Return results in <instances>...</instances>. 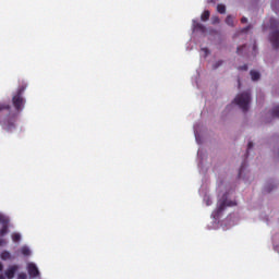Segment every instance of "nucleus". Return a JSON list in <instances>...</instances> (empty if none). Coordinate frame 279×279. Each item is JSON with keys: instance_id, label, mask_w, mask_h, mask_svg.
Wrapping results in <instances>:
<instances>
[{"instance_id": "obj_1", "label": "nucleus", "mask_w": 279, "mask_h": 279, "mask_svg": "<svg viewBox=\"0 0 279 279\" xmlns=\"http://www.w3.org/2000/svg\"><path fill=\"white\" fill-rule=\"evenodd\" d=\"M27 89V83H22L16 92L12 94V106L15 112H12V106L5 102H0V123H2V130L5 132H13L16 130V121H19V114L22 110H25V97L23 94Z\"/></svg>"}, {"instance_id": "obj_2", "label": "nucleus", "mask_w": 279, "mask_h": 279, "mask_svg": "<svg viewBox=\"0 0 279 279\" xmlns=\"http://www.w3.org/2000/svg\"><path fill=\"white\" fill-rule=\"evenodd\" d=\"M250 101H252V95L250 92H243L234 98V104H236L243 112H247L250 110Z\"/></svg>"}, {"instance_id": "obj_3", "label": "nucleus", "mask_w": 279, "mask_h": 279, "mask_svg": "<svg viewBox=\"0 0 279 279\" xmlns=\"http://www.w3.org/2000/svg\"><path fill=\"white\" fill-rule=\"evenodd\" d=\"M229 206H236V202L228 201V194H225L222 199L218 202V206L215 210V217H220L221 213L225 211Z\"/></svg>"}, {"instance_id": "obj_4", "label": "nucleus", "mask_w": 279, "mask_h": 279, "mask_svg": "<svg viewBox=\"0 0 279 279\" xmlns=\"http://www.w3.org/2000/svg\"><path fill=\"white\" fill-rule=\"evenodd\" d=\"M0 223L2 225V228L0 229V236H5V234L10 232L9 230L10 220L5 218V216L0 214Z\"/></svg>"}, {"instance_id": "obj_5", "label": "nucleus", "mask_w": 279, "mask_h": 279, "mask_svg": "<svg viewBox=\"0 0 279 279\" xmlns=\"http://www.w3.org/2000/svg\"><path fill=\"white\" fill-rule=\"evenodd\" d=\"M27 271L31 278H38V276H40V271L38 270V267L34 263H29L27 265Z\"/></svg>"}, {"instance_id": "obj_6", "label": "nucleus", "mask_w": 279, "mask_h": 279, "mask_svg": "<svg viewBox=\"0 0 279 279\" xmlns=\"http://www.w3.org/2000/svg\"><path fill=\"white\" fill-rule=\"evenodd\" d=\"M270 43L274 49H279V31H274L270 34Z\"/></svg>"}, {"instance_id": "obj_7", "label": "nucleus", "mask_w": 279, "mask_h": 279, "mask_svg": "<svg viewBox=\"0 0 279 279\" xmlns=\"http://www.w3.org/2000/svg\"><path fill=\"white\" fill-rule=\"evenodd\" d=\"M16 271H19V266L17 265L10 266L5 270L4 276H7L8 279H12V278H14Z\"/></svg>"}, {"instance_id": "obj_8", "label": "nucleus", "mask_w": 279, "mask_h": 279, "mask_svg": "<svg viewBox=\"0 0 279 279\" xmlns=\"http://www.w3.org/2000/svg\"><path fill=\"white\" fill-rule=\"evenodd\" d=\"M193 27L195 32H201L202 34H206V26L204 24L193 21Z\"/></svg>"}, {"instance_id": "obj_9", "label": "nucleus", "mask_w": 279, "mask_h": 279, "mask_svg": "<svg viewBox=\"0 0 279 279\" xmlns=\"http://www.w3.org/2000/svg\"><path fill=\"white\" fill-rule=\"evenodd\" d=\"M250 74L253 82H258V80H260V73L257 71L252 70Z\"/></svg>"}, {"instance_id": "obj_10", "label": "nucleus", "mask_w": 279, "mask_h": 279, "mask_svg": "<svg viewBox=\"0 0 279 279\" xmlns=\"http://www.w3.org/2000/svg\"><path fill=\"white\" fill-rule=\"evenodd\" d=\"M210 19V11L205 10L202 15H201V21H203L204 23H206V21H208Z\"/></svg>"}, {"instance_id": "obj_11", "label": "nucleus", "mask_w": 279, "mask_h": 279, "mask_svg": "<svg viewBox=\"0 0 279 279\" xmlns=\"http://www.w3.org/2000/svg\"><path fill=\"white\" fill-rule=\"evenodd\" d=\"M270 114L272 119H279V105L271 110Z\"/></svg>"}, {"instance_id": "obj_12", "label": "nucleus", "mask_w": 279, "mask_h": 279, "mask_svg": "<svg viewBox=\"0 0 279 279\" xmlns=\"http://www.w3.org/2000/svg\"><path fill=\"white\" fill-rule=\"evenodd\" d=\"M0 258H2V260H10V258H12V255L10 254V252L4 251L1 253Z\"/></svg>"}, {"instance_id": "obj_13", "label": "nucleus", "mask_w": 279, "mask_h": 279, "mask_svg": "<svg viewBox=\"0 0 279 279\" xmlns=\"http://www.w3.org/2000/svg\"><path fill=\"white\" fill-rule=\"evenodd\" d=\"M226 23L230 27H234V17H232V15H228L227 19H226Z\"/></svg>"}, {"instance_id": "obj_14", "label": "nucleus", "mask_w": 279, "mask_h": 279, "mask_svg": "<svg viewBox=\"0 0 279 279\" xmlns=\"http://www.w3.org/2000/svg\"><path fill=\"white\" fill-rule=\"evenodd\" d=\"M217 12L219 14H226V4H218L217 5Z\"/></svg>"}, {"instance_id": "obj_15", "label": "nucleus", "mask_w": 279, "mask_h": 279, "mask_svg": "<svg viewBox=\"0 0 279 279\" xmlns=\"http://www.w3.org/2000/svg\"><path fill=\"white\" fill-rule=\"evenodd\" d=\"M246 48H247L246 45L239 46L238 49H236L238 56H243V49H246Z\"/></svg>"}, {"instance_id": "obj_16", "label": "nucleus", "mask_w": 279, "mask_h": 279, "mask_svg": "<svg viewBox=\"0 0 279 279\" xmlns=\"http://www.w3.org/2000/svg\"><path fill=\"white\" fill-rule=\"evenodd\" d=\"M22 254H23V256H29V254H32V252L29 251V248L27 246H23Z\"/></svg>"}, {"instance_id": "obj_17", "label": "nucleus", "mask_w": 279, "mask_h": 279, "mask_svg": "<svg viewBox=\"0 0 279 279\" xmlns=\"http://www.w3.org/2000/svg\"><path fill=\"white\" fill-rule=\"evenodd\" d=\"M12 240L14 241V243H19V241H21V234L20 233H13L12 234Z\"/></svg>"}, {"instance_id": "obj_18", "label": "nucleus", "mask_w": 279, "mask_h": 279, "mask_svg": "<svg viewBox=\"0 0 279 279\" xmlns=\"http://www.w3.org/2000/svg\"><path fill=\"white\" fill-rule=\"evenodd\" d=\"M213 25H217L220 22L219 16L211 17Z\"/></svg>"}, {"instance_id": "obj_19", "label": "nucleus", "mask_w": 279, "mask_h": 279, "mask_svg": "<svg viewBox=\"0 0 279 279\" xmlns=\"http://www.w3.org/2000/svg\"><path fill=\"white\" fill-rule=\"evenodd\" d=\"M243 169H245V162H243L239 170V178H241V173H243Z\"/></svg>"}, {"instance_id": "obj_20", "label": "nucleus", "mask_w": 279, "mask_h": 279, "mask_svg": "<svg viewBox=\"0 0 279 279\" xmlns=\"http://www.w3.org/2000/svg\"><path fill=\"white\" fill-rule=\"evenodd\" d=\"M221 64H223V61H217L214 65V69H219V66H221Z\"/></svg>"}, {"instance_id": "obj_21", "label": "nucleus", "mask_w": 279, "mask_h": 279, "mask_svg": "<svg viewBox=\"0 0 279 279\" xmlns=\"http://www.w3.org/2000/svg\"><path fill=\"white\" fill-rule=\"evenodd\" d=\"M17 279H27V275L25 272H21L19 276H17Z\"/></svg>"}, {"instance_id": "obj_22", "label": "nucleus", "mask_w": 279, "mask_h": 279, "mask_svg": "<svg viewBox=\"0 0 279 279\" xmlns=\"http://www.w3.org/2000/svg\"><path fill=\"white\" fill-rule=\"evenodd\" d=\"M7 244H8V241H5V239H0V247Z\"/></svg>"}, {"instance_id": "obj_23", "label": "nucleus", "mask_w": 279, "mask_h": 279, "mask_svg": "<svg viewBox=\"0 0 279 279\" xmlns=\"http://www.w3.org/2000/svg\"><path fill=\"white\" fill-rule=\"evenodd\" d=\"M239 71H247V64L238 68Z\"/></svg>"}, {"instance_id": "obj_24", "label": "nucleus", "mask_w": 279, "mask_h": 279, "mask_svg": "<svg viewBox=\"0 0 279 279\" xmlns=\"http://www.w3.org/2000/svg\"><path fill=\"white\" fill-rule=\"evenodd\" d=\"M0 271H3V264L0 263ZM0 279H5V277H3V275H0Z\"/></svg>"}, {"instance_id": "obj_25", "label": "nucleus", "mask_w": 279, "mask_h": 279, "mask_svg": "<svg viewBox=\"0 0 279 279\" xmlns=\"http://www.w3.org/2000/svg\"><path fill=\"white\" fill-rule=\"evenodd\" d=\"M202 51H204L205 56H208V53H210V52L208 51V48H203Z\"/></svg>"}, {"instance_id": "obj_26", "label": "nucleus", "mask_w": 279, "mask_h": 279, "mask_svg": "<svg viewBox=\"0 0 279 279\" xmlns=\"http://www.w3.org/2000/svg\"><path fill=\"white\" fill-rule=\"evenodd\" d=\"M252 147H254V143L248 142V144H247V149H252Z\"/></svg>"}, {"instance_id": "obj_27", "label": "nucleus", "mask_w": 279, "mask_h": 279, "mask_svg": "<svg viewBox=\"0 0 279 279\" xmlns=\"http://www.w3.org/2000/svg\"><path fill=\"white\" fill-rule=\"evenodd\" d=\"M251 27H252V26H246V27H244V28L242 29V32H250Z\"/></svg>"}, {"instance_id": "obj_28", "label": "nucleus", "mask_w": 279, "mask_h": 279, "mask_svg": "<svg viewBox=\"0 0 279 279\" xmlns=\"http://www.w3.org/2000/svg\"><path fill=\"white\" fill-rule=\"evenodd\" d=\"M276 20H270V25H271V27H274V25H276Z\"/></svg>"}, {"instance_id": "obj_29", "label": "nucleus", "mask_w": 279, "mask_h": 279, "mask_svg": "<svg viewBox=\"0 0 279 279\" xmlns=\"http://www.w3.org/2000/svg\"><path fill=\"white\" fill-rule=\"evenodd\" d=\"M241 23H247V17H242Z\"/></svg>"}, {"instance_id": "obj_30", "label": "nucleus", "mask_w": 279, "mask_h": 279, "mask_svg": "<svg viewBox=\"0 0 279 279\" xmlns=\"http://www.w3.org/2000/svg\"><path fill=\"white\" fill-rule=\"evenodd\" d=\"M253 51H256V44L253 45Z\"/></svg>"}, {"instance_id": "obj_31", "label": "nucleus", "mask_w": 279, "mask_h": 279, "mask_svg": "<svg viewBox=\"0 0 279 279\" xmlns=\"http://www.w3.org/2000/svg\"><path fill=\"white\" fill-rule=\"evenodd\" d=\"M239 86H241V80H238Z\"/></svg>"}, {"instance_id": "obj_32", "label": "nucleus", "mask_w": 279, "mask_h": 279, "mask_svg": "<svg viewBox=\"0 0 279 279\" xmlns=\"http://www.w3.org/2000/svg\"><path fill=\"white\" fill-rule=\"evenodd\" d=\"M266 193H271V190H266Z\"/></svg>"}, {"instance_id": "obj_33", "label": "nucleus", "mask_w": 279, "mask_h": 279, "mask_svg": "<svg viewBox=\"0 0 279 279\" xmlns=\"http://www.w3.org/2000/svg\"><path fill=\"white\" fill-rule=\"evenodd\" d=\"M210 204H211L210 201H208V202H207V206H210Z\"/></svg>"}]
</instances>
